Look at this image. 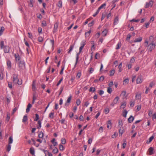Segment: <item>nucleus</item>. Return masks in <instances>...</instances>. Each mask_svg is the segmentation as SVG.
<instances>
[{
	"label": "nucleus",
	"instance_id": "obj_1",
	"mask_svg": "<svg viewBox=\"0 0 156 156\" xmlns=\"http://www.w3.org/2000/svg\"><path fill=\"white\" fill-rule=\"evenodd\" d=\"M86 44V41L85 40H83L80 43V46L79 48V51L78 53H77L76 55V61L75 64V67L78 62V60L79 58V55L80 53L81 52L82 50L84 48V46Z\"/></svg>",
	"mask_w": 156,
	"mask_h": 156
},
{
	"label": "nucleus",
	"instance_id": "obj_2",
	"mask_svg": "<svg viewBox=\"0 0 156 156\" xmlns=\"http://www.w3.org/2000/svg\"><path fill=\"white\" fill-rule=\"evenodd\" d=\"M14 56L15 58V59L16 61L19 62L20 64H22L23 65L25 63L24 61H20V57L18 53L15 54H14Z\"/></svg>",
	"mask_w": 156,
	"mask_h": 156
},
{
	"label": "nucleus",
	"instance_id": "obj_3",
	"mask_svg": "<svg viewBox=\"0 0 156 156\" xmlns=\"http://www.w3.org/2000/svg\"><path fill=\"white\" fill-rule=\"evenodd\" d=\"M153 1L152 0H150L149 2H147L146 3L145 8H147L149 7H151L153 6Z\"/></svg>",
	"mask_w": 156,
	"mask_h": 156
},
{
	"label": "nucleus",
	"instance_id": "obj_4",
	"mask_svg": "<svg viewBox=\"0 0 156 156\" xmlns=\"http://www.w3.org/2000/svg\"><path fill=\"white\" fill-rule=\"evenodd\" d=\"M12 78L13 79V82L15 84L16 83L17 80H18V75L16 74H13L12 76Z\"/></svg>",
	"mask_w": 156,
	"mask_h": 156
},
{
	"label": "nucleus",
	"instance_id": "obj_5",
	"mask_svg": "<svg viewBox=\"0 0 156 156\" xmlns=\"http://www.w3.org/2000/svg\"><path fill=\"white\" fill-rule=\"evenodd\" d=\"M154 148L152 147H150L148 150V152H147V154L148 155H151L154 154Z\"/></svg>",
	"mask_w": 156,
	"mask_h": 156
},
{
	"label": "nucleus",
	"instance_id": "obj_6",
	"mask_svg": "<svg viewBox=\"0 0 156 156\" xmlns=\"http://www.w3.org/2000/svg\"><path fill=\"white\" fill-rule=\"evenodd\" d=\"M155 45L154 44L151 43L148 45V50L150 51H151L155 48Z\"/></svg>",
	"mask_w": 156,
	"mask_h": 156
},
{
	"label": "nucleus",
	"instance_id": "obj_7",
	"mask_svg": "<svg viewBox=\"0 0 156 156\" xmlns=\"http://www.w3.org/2000/svg\"><path fill=\"white\" fill-rule=\"evenodd\" d=\"M3 49L5 53H9V52L10 48L9 46H5L3 47Z\"/></svg>",
	"mask_w": 156,
	"mask_h": 156
},
{
	"label": "nucleus",
	"instance_id": "obj_8",
	"mask_svg": "<svg viewBox=\"0 0 156 156\" xmlns=\"http://www.w3.org/2000/svg\"><path fill=\"white\" fill-rule=\"evenodd\" d=\"M72 98V96L71 95H70L69 97L68 98L65 104V105L66 106H68L69 104V103L70 102Z\"/></svg>",
	"mask_w": 156,
	"mask_h": 156
},
{
	"label": "nucleus",
	"instance_id": "obj_9",
	"mask_svg": "<svg viewBox=\"0 0 156 156\" xmlns=\"http://www.w3.org/2000/svg\"><path fill=\"white\" fill-rule=\"evenodd\" d=\"M143 81V79L142 78V76H138L136 80V83H142Z\"/></svg>",
	"mask_w": 156,
	"mask_h": 156
},
{
	"label": "nucleus",
	"instance_id": "obj_10",
	"mask_svg": "<svg viewBox=\"0 0 156 156\" xmlns=\"http://www.w3.org/2000/svg\"><path fill=\"white\" fill-rule=\"evenodd\" d=\"M58 23L57 22L55 24L54 27V28L53 29V32L54 33H55V32L57 30L58 27Z\"/></svg>",
	"mask_w": 156,
	"mask_h": 156
},
{
	"label": "nucleus",
	"instance_id": "obj_11",
	"mask_svg": "<svg viewBox=\"0 0 156 156\" xmlns=\"http://www.w3.org/2000/svg\"><path fill=\"white\" fill-rule=\"evenodd\" d=\"M6 64L8 68L10 69L12 67V64L11 61L9 60H8L6 62Z\"/></svg>",
	"mask_w": 156,
	"mask_h": 156
},
{
	"label": "nucleus",
	"instance_id": "obj_12",
	"mask_svg": "<svg viewBox=\"0 0 156 156\" xmlns=\"http://www.w3.org/2000/svg\"><path fill=\"white\" fill-rule=\"evenodd\" d=\"M142 40V37H139L138 38H136L133 41L134 43L140 42Z\"/></svg>",
	"mask_w": 156,
	"mask_h": 156
},
{
	"label": "nucleus",
	"instance_id": "obj_13",
	"mask_svg": "<svg viewBox=\"0 0 156 156\" xmlns=\"http://www.w3.org/2000/svg\"><path fill=\"white\" fill-rule=\"evenodd\" d=\"M32 105L30 104L29 103L28 104L27 108L26 109V112L27 113H28L30 111V109L32 107Z\"/></svg>",
	"mask_w": 156,
	"mask_h": 156
},
{
	"label": "nucleus",
	"instance_id": "obj_14",
	"mask_svg": "<svg viewBox=\"0 0 156 156\" xmlns=\"http://www.w3.org/2000/svg\"><path fill=\"white\" fill-rule=\"evenodd\" d=\"M134 119V117L132 116L131 115L128 119V122L129 123L132 122Z\"/></svg>",
	"mask_w": 156,
	"mask_h": 156
},
{
	"label": "nucleus",
	"instance_id": "obj_15",
	"mask_svg": "<svg viewBox=\"0 0 156 156\" xmlns=\"http://www.w3.org/2000/svg\"><path fill=\"white\" fill-rule=\"evenodd\" d=\"M44 133L42 131L40 132L38 134V136L39 138H42V140L43 139V138L44 137Z\"/></svg>",
	"mask_w": 156,
	"mask_h": 156
},
{
	"label": "nucleus",
	"instance_id": "obj_16",
	"mask_svg": "<svg viewBox=\"0 0 156 156\" xmlns=\"http://www.w3.org/2000/svg\"><path fill=\"white\" fill-rule=\"evenodd\" d=\"M119 22V17L118 16H117L115 17L114 20V25H116Z\"/></svg>",
	"mask_w": 156,
	"mask_h": 156
},
{
	"label": "nucleus",
	"instance_id": "obj_17",
	"mask_svg": "<svg viewBox=\"0 0 156 156\" xmlns=\"http://www.w3.org/2000/svg\"><path fill=\"white\" fill-rule=\"evenodd\" d=\"M74 45L73 44L71 45L69 47V50H68V53H70L71 52V51L73 50V48L74 47Z\"/></svg>",
	"mask_w": 156,
	"mask_h": 156
},
{
	"label": "nucleus",
	"instance_id": "obj_18",
	"mask_svg": "<svg viewBox=\"0 0 156 156\" xmlns=\"http://www.w3.org/2000/svg\"><path fill=\"white\" fill-rule=\"evenodd\" d=\"M124 132L123 129V128H120L119 129V133L120 136H122Z\"/></svg>",
	"mask_w": 156,
	"mask_h": 156
},
{
	"label": "nucleus",
	"instance_id": "obj_19",
	"mask_svg": "<svg viewBox=\"0 0 156 156\" xmlns=\"http://www.w3.org/2000/svg\"><path fill=\"white\" fill-rule=\"evenodd\" d=\"M30 152L32 155H34L35 151L34 148H30Z\"/></svg>",
	"mask_w": 156,
	"mask_h": 156
},
{
	"label": "nucleus",
	"instance_id": "obj_20",
	"mask_svg": "<svg viewBox=\"0 0 156 156\" xmlns=\"http://www.w3.org/2000/svg\"><path fill=\"white\" fill-rule=\"evenodd\" d=\"M13 141V139L12 136H10L9 137V139L8 144H12V143Z\"/></svg>",
	"mask_w": 156,
	"mask_h": 156
},
{
	"label": "nucleus",
	"instance_id": "obj_21",
	"mask_svg": "<svg viewBox=\"0 0 156 156\" xmlns=\"http://www.w3.org/2000/svg\"><path fill=\"white\" fill-rule=\"evenodd\" d=\"M11 145L8 144L6 146V149L7 151L9 152L11 150Z\"/></svg>",
	"mask_w": 156,
	"mask_h": 156
},
{
	"label": "nucleus",
	"instance_id": "obj_22",
	"mask_svg": "<svg viewBox=\"0 0 156 156\" xmlns=\"http://www.w3.org/2000/svg\"><path fill=\"white\" fill-rule=\"evenodd\" d=\"M123 125V123L122 120H119V125L118 127L119 128H121Z\"/></svg>",
	"mask_w": 156,
	"mask_h": 156
},
{
	"label": "nucleus",
	"instance_id": "obj_23",
	"mask_svg": "<svg viewBox=\"0 0 156 156\" xmlns=\"http://www.w3.org/2000/svg\"><path fill=\"white\" fill-rule=\"evenodd\" d=\"M5 28L3 27H0V36L2 34Z\"/></svg>",
	"mask_w": 156,
	"mask_h": 156
},
{
	"label": "nucleus",
	"instance_id": "obj_24",
	"mask_svg": "<svg viewBox=\"0 0 156 156\" xmlns=\"http://www.w3.org/2000/svg\"><path fill=\"white\" fill-rule=\"evenodd\" d=\"M32 89L33 90L35 91L36 90V87L35 85V81L34 80L33 81L32 84Z\"/></svg>",
	"mask_w": 156,
	"mask_h": 156
},
{
	"label": "nucleus",
	"instance_id": "obj_25",
	"mask_svg": "<svg viewBox=\"0 0 156 156\" xmlns=\"http://www.w3.org/2000/svg\"><path fill=\"white\" fill-rule=\"evenodd\" d=\"M119 98L118 96L116 97L114 99L113 102L114 104H117V102L119 101Z\"/></svg>",
	"mask_w": 156,
	"mask_h": 156
},
{
	"label": "nucleus",
	"instance_id": "obj_26",
	"mask_svg": "<svg viewBox=\"0 0 156 156\" xmlns=\"http://www.w3.org/2000/svg\"><path fill=\"white\" fill-rule=\"evenodd\" d=\"M106 5V4L105 3H104L103 4L101 5L98 9V10L99 11L100 10L102 9Z\"/></svg>",
	"mask_w": 156,
	"mask_h": 156
},
{
	"label": "nucleus",
	"instance_id": "obj_27",
	"mask_svg": "<svg viewBox=\"0 0 156 156\" xmlns=\"http://www.w3.org/2000/svg\"><path fill=\"white\" fill-rule=\"evenodd\" d=\"M91 32V30H90L86 32L85 34V37H88L89 36Z\"/></svg>",
	"mask_w": 156,
	"mask_h": 156
},
{
	"label": "nucleus",
	"instance_id": "obj_28",
	"mask_svg": "<svg viewBox=\"0 0 156 156\" xmlns=\"http://www.w3.org/2000/svg\"><path fill=\"white\" fill-rule=\"evenodd\" d=\"M112 127V123L111 120H109L108 122L107 128H111Z\"/></svg>",
	"mask_w": 156,
	"mask_h": 156
},
{
	"label": "nucleus",
	"instance_id": "obj_29",
	"mask_svg": "<svg viewBox=\"0 0 156 156\" xmlns=\"http://www.w3.org/2000/svg\"><path fill=\"white\" fill-rule=\"evenodd\" d=\"M28 120L27 117V115H24L23 119L22 120V122H26Z\"/></svg>",
	"mask_w": 156,
	"mask_h": 156
},
{
	"label": "nucleus",
	"instance_id": "obj_30",
	"mask_svg": "<svg viewBox=\"0 0 156 156\" xmlns=\"http://www.w3.org/2000/svg\"><path fill=\"white\" fill-rule=\"evenodd\" d=\"M135 98L137 99H140L141 98V94L137 93L136 94L135 96Z\"/></svg>",
	"mask_w": 156,
	"mask_h": 156
},
{
	"label": "nucleus",
	"instance_id": "obj_31",
	"mask_svg": "<svg viewBox=\"0 0 156 156\" xmlns=\"http://www.w3.org/2000/svg\"><path fill=\"white\" fill-rule=\"evenodd\" d=\"M121 95L125 98H126L127 96L126 95V91H123L121 93Z\"/></svg>",
	"mask_w": 156,
	"mask_h": 156
},
{
	"label": "nucleus",
	"instance_id": "obj_32",
	"mask_svg": "<svg viewBox=\"0 0 156 156\" xmlns=\"http://www.w3.org/2000/svg\"><path fill=\"white\" fill-rule=\"evenodd\" d=\"M108 33V30L106 29H105L104 30L102 31V33L103 35H104V36H106L107 35V34Z\"/></svg>",
	"mask_w": 156,
	"mask_h": 156
},
{
	"label": "nucleus",
	"instance_id": "obj_33",
	"mask_svg": "<svg viewBox=\"0 0 156 156\" xmlns=\"http://www.w3.org/2000/svg\"><path fill=\"white\" fill-rule=\"evenodd\" d=\"M127 113L128 112L126 110H124L123 112L122 116L124 117H126V115Z\"/></svg>",
	"mask_w": 156,
	"mask_h": 156
},
{
	"label": "nucleus",
	"instance_id": "obj_34",
	"mask_svg": "<svg viewBox=\"0 0 156 156\" xmlns=\"http://www.w3.org/2000/svg\"><path fill=\"white\" fill-rule=\"evenodd\" d=\"M126 102H124L121 104L120 108H122L124 109L126 107Z\"/></svg>",
	"mask_w": 156,
	"mask_h": 156
},
{
	"label": "nucleus",
	"instance_id": "obj_35",
	"mask_svg": "<svg viewBox=\"0 0 156 156\" xmlns=\"http://www.w3.org/2000/svg\"><path fill=\"white\" fill-rule=\"evenodd\" d=\"M121 42H119L117 45V47L116 48V49H119L120 48V47H121Z\"/></svg>",
	"mask_w": 156,
	"mask_h": 156
},
{
	"label": "nucleus",
	"instance_id": "obj_36",
	"mask_svg": "<svg viewBox=\"0 0 156 156\" xmlns=\"http://www.w3.org/2000/svg\"><path fill=\"white\" fill-rule=\"evenodd\" d=\"M59 8H61L62 6V2L61 1H59L57 4Z\"/></svg>",
	"mask_w": 156,
	"mask_h": 156
},
{
	"label": "nucleus",
	"instance_id": "obj_37",
	"mask_svg": "<svg viewBox=\"0 0 156 156\" xmlns=\"http://www.w3.org/2000/svg\"><path fill=\"white\" fill-rule=\"evenodd\" d=\"M61 143L63 144H65L66 143V140L64 138H62L61 140Z\"/></svg>",
	"mask_w": 156,
	"mask_h": 156
},
{
	"label": "nucleus",
	"instance_id": "obj_38",
	"mask_svg": "<svg viewBox=\"0 0 156 156\" xmlns=\"http://www.w3.org/2000/svg\"><path fill=\"white\" fill-rule=\"evenodd\" d=\"M58 152V150L56 147L52 151V152L54 154L57 153Z\"/></svg>",
	"mask_w": 156,
	"mask_h": 156
},
{
	"label": "nucleus",
	"instance_id": "obj_39",
	"mask_svg": "<svg viewBox=\"0 0 156 156\" xmlns=\"http://www.w3.org/2000/svg\"><path fill=\"white\" fill-rule=\"evenodd\" d=\"M112 91V88L110 87H108L107 88V92L109 94H111Z\"/></svg>",
	"mask_w": 156,
	"mask_h": 156
},
{
	"label": "nucleus",
	"instance_id": "obj_40",
	"mask_svg": "<svg viewBox=\"0 0 156 156\" xmlns=\"http://www.w3.org/2000/svg\"><path fill=\"white\" fill-rule=\"evenodd\" d=\"M42 26V27H45L47 25V23L46 21L44 20L42 21L41 22Z\"/></svg>",
	"mask_w": 156,
	"mask_h": 156
},
{
	"label": "nucleus",
	"instance_id": "obj_41",
	"mask_svg": "<svg viewBox=\"0 0 156 156\" xmlns=\"http://www.w3.org/2000/svg\"><path fill=\"white\" fill-rule=\"evenodd\" d=\"M96 89L95 87H91L89 89V91L90 92H94L95 90Z\"/></svg>",
	"mask_w": 156,
	"mask_h": 156
},
{
	"label": "nucleus",
	"instance_id": "obj_42",
	"mask_svg": "<svg viewBox=\"0 0 156 156\" xmlns=\"http://www.w3.org/2000/svg\"><path fill=\"white\" fill-rule=\"evenodd\" d=\"M59 149L60 151H63L64 149V147L62 144L59 145Z\"/></svg>",
	"mask_w": 156,
	"mask_h": 156
},
{
	"label": "nucleus",
	"instance_id": "obj_43",
	"mask_svg": "<svg viewBox=\"0 0 156 156\" xmlns=\"http://www.w3.org/2000/svg\"><path fill=\"white\" fill-rule=\"evenodd\" d=\"M54 112H51L49 114V116L50 118L53 119L54 118Z\"/></svg>",
	"mask_w": 156,
	"mask_h": 156
},
{
	"label": "nucleus",
	"instance_id": "obj_44",
	"mask_svg": "<svg viewBox=\"0 0 156 156\" xmlns=\"http://www.w3.org/2000/svg\"><path fill=\"white\" fill-rule=\"evenodd\" d=\"M0 45L1 48H3V47L5 46H4V43L3 41H0Z\"/></svg>",
	"mask_w": 156,
	"mask_h": 156
},
{
	"label": "nucleus",
	"instance_id": "obj_45",
	"mask_svg": "<svg viewBox=\"0 0 156 156\" xmlns=\"http://www.w3.org/2000/svg\"><path fill=\"white\" fill-rule=\"evenodd\" d=\"M38 126H37V128L38 129H40L41 126V122L40 120H39L38 122Z\"/></svg>",
	"mask_w": 156,
	"mask_h": 156
},
{
	"label": "nucleus",
	"instance_id": "obj_46",
	"mask_svg": "<svg viewBox=\"0 0 156 156\" xmlns=\"http://www.w3.org/2000/svg\"><path fill=\"white\" fill-rule=\"evenodd\" d=\"M115 71L114 69L110 71V75L111 76H113L115 73Z\"/></svg>",
	"mask_w": 156,
	"mask_h": 156
},
{
	"label": "nucleus",
	"instance_id": "obj_47",
	"mask_svg": "<svg viewBox=\"0 0 156 156\" xmlns=\"http://www.w3.org/2000/svg\"><path fill=\"white\" fill-rule=\"evenodd\" d=\"M131 37V36L130 34H128L127 35V37L126 38V40L127 41H129L130 40V38Z\"/></svg>",
	"mask_w": 156,
	"mask_h": 156
},
{
	"label": "nucleus",
	"instance_id": "obj_48",
	"mask_svg": "<svg viewBox=\"0 0 156 156\" xmlns=\"http://www.w3.org/2000/svg\"><path fill=\"white\" fill-rule=\"evenodd\" d=\"M81 75V72H78L76 75V77L78 79L80 78Z\"/></svg>",
	"mask_w": 156,
	"mask_h": 156
},
{
	"label": "nucleus",
	"instance_id": "obj_49",
	"mask_svg": "<svg viewBox=\"0 0 156 156\" xmlns=\"http://www.w3.org/2000/svg\"><path fill=\"white\" fill-rule=\"evenodd\" d=\"M35 116H36V118L34 119V121H37V120L39 119V115L38 114H35Z\"/></svg>",
	"mask_w": 156,
	"mask_h": 156
},
{
	"label": "nucleus",
	"instance_id": "obj_50",
	"mask_svg": "<svg viewBox=\"0 0 156 156\" xmlns=\"http://www.w3.org/2000/svg\"><path fill=\"white\" fill-rule=\"evenodd\" d=\"M17 83L19 85H21L22 83V80H19L18 79Z\"/></svg>",
	"mask_w": 156,
	"mask_h": 156
},
{
	"label": "nucleus",
	"instance_id": "obj_51",
	"mask_svg": "<svg viewBox=\"0 0 156 156\" xmlns=\"http://www.w3.org/2000/svg\"><path fill=\"white\" fill-rule=\"evenodd\" d=\"M28 37L30 39H32L33 38V36L31 33L28 32Z\"/></svg>",
	"mask_w": 156,
	"mask_h": 156
},
{
	"label": "nucleus",
	"instance_id": "obj_52",
	"mask_svg": "<svg viewBox=\"0 0 156 156\" xmlns=\"http://www.w3.org/2000/svg\"><path fill=\"white\" fill-rule=\"evenodd\" d=\"M104 79V77L103 76H101L99 78V80L100 82H102Z\"/></svg>",
	"mask_w": 156,
	"mask_h": 156
},
{
	"label": "nucleus",
	"instance_id": "obj_53",
	"mask_svg": "<svg viewBox=\"0 0 156 156\" xmlns=\"http://www.w3.org/2000/svg\"><path fill=\"white\" fill-rule=\"evenodd\" d=\"M105 114H107L109 112V110L108 108H106L105 109Z\"/></svg>",
	"mask_w": 156,
	"mask_h": 156
},
{
	"label": "nucleus",
	"instance_id": "obj_54",
	"mask_svg": "<svg viewBox=\"0 0 156 156\" xmlns=\"http://www.w3.org/2000/svg\"><path fill=\"white\" fill-rule=\"evenodd\" d=\"M76 105L77 106H79L81 103L80 101V99H77L76 102Z\"/></svg>",
	"mask_w": 156,
	"mask_h": 156
},
{
	"label": "nucleus",
	"instance_id": "obj_55",
	"mask_svg": "<svg viewBox=\"0 0 156 156\" xmlns=\"http://www.w3.org/2000/svg\"><path fill=\"white\" fill-rule=\"evenodd\" d=\"M152 111L150 110L149 111L148 113V116H149V117H151V116H152Z\"/></svg>",
	"mask_w": 156,
	"mask_h": 156
},
{
	"label": "nucleus",
	"instance_id": "obj_56",
	"mask_svg": "<svg viewBox=\"0 0 156 156\" xmlns=\"http://www.w3.org/2000/svg\"><path fill=\"white\" fill-rule=\"evenodd\" d=\"M24 42H25V45L27 46L28 48H29L30 47V45H29V44L28 43V42L26 41L25 40V39H24Z\"/></svg>",
	"mask_w": 156,
	"mask_h": 156
},
{
	"label": "nucleus",
	"instance_id": "obj_57",
	"mask_svg": "<svg viewBox=\"0 0 156 156\" xmlns=\"http://www.w3.org/2000/svg\"><path fill=\"white\" fill-rule=\"evenodd\" d=\"M63 80V78L62 77L61 79H60V80L57 83L56 85L57 86H58L60 84L61 82Z\"/></svg>",
	"mask_w": 156,
	"mask_h": 156
},
{
	"label": "nucleus",
	"instance_id": "obj_58",
	"mask_svg": "<svg viewBox=\"0 0 156 156\" xmlns=\"http://www.w3.org/2000/svg\"><path fill=\"white\" fill-rule=\"evenodd\" d=\"M135 102L134 101H131L130 103V106L131 107H133L135 104Z\"/></svg>",
	"mask_w": 156,
	"mask_h": 156
},
{
	"label": "nucleus",
	"instance_id": "obj_59",
	"mask_svg": "<svg viewBox=\"0 0 156 156\" xmlns=\"http://www.w3.org/2000/svg\"><path fill=\"white\" fill-rule=\"evenodd\" d=\"M3 78V74L2 72L0 73V80H2Z\"/></svg>",
	"mask_w": 156,
	"mask_h": 156
},
{
	"label": "nucleus",
	"instance_id": "obj_60",
	"mask_svg": "<svg viewBox=\"0 0 156 156\" xmlns=\"http://www.w3.org/2000/svg\"><path fill=\"white\" fill-rule=\"evenodd\" d=\"M8 87L12 89V83L11 82L8 83Z\"/></svg>",
	"mask_w": 156,
	"mask_h": 156
},
{
	"label": "nucleus",
	"instance_id": "obj_61",
	"mask_svg": "<svg viewBox=\"0 0 156 156\" xmlns=\"http://www.w3.org/2000/svg\"><path fill=\"white\" fill-rule=\"evenodd\" d=\"M103 131V128L102 126L100 127L99 129V131L100 133H102Z\"/></svg>",
	"mask_w": 156,
	"mask_h": 156
},
{
	"label": "nucleus",
	"instance_id": "obj_62",
	"mask_svg": "<svg viewBox=\"0 0 156 156\" xmlns=\"http://www.w3.org/2000/svg\"><path fill=\"white\" fill-rule=\"evenodd\" d=\"M89 103L88 101H86L84 104V105L86 106V107L89 105Z\"/></svg>",
	"mask_w": 156,
	"mask_h": 156
},
{
	"label": "nucleus",
	"instance_id": "obj_63",
	"mask_svg": "<svg viewBox=\"0 0 156 156\" xmlns=\"http://www.w3.org/2000/svg\"><path fill=\"white\" fill-rule=\"evenodd\" d=\"M99 11H100L98 9L96 12H95V13L93 15V16L94 17H95L99 12Z\"/></svg>",
	"mask_w": 156,
	"mask_h": 156
},
{
	"label": "nucleus",
	"instance_id": "obj_64",
	"mask_svg": "<svg viewBox=\"0 0 156 156\" xmlns=\"http://www.w3.org/2000/svg\"><path fill=\"white\" fill-rule=\"evenodd\" d=\"M150 24V22H148V23H146L145 24V27L146 28L148 27L149 25Z\"/></svg>",
	"mask_w": 156,
	"mask_h": 156
}]
</instances>
